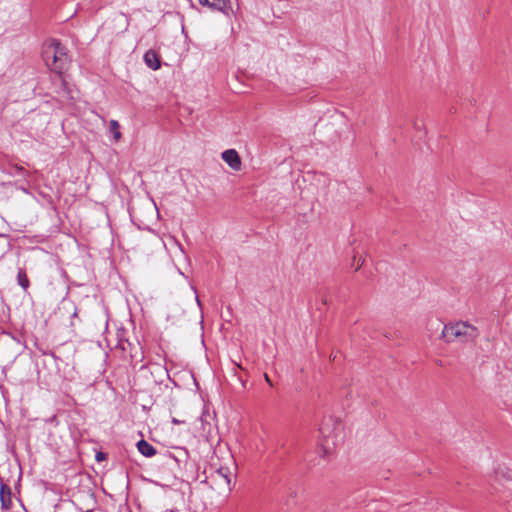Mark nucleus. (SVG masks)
<instances>
[{
	"instance_id": "nucleus-1",
	"label": "nucleus",
	"mask_w": 512,
	"mask_h": 512,
	"mask_svg": "<svg viewBox=\"0 0 512 512\" xmlns=\"http://www.w3.org/2000/svg\"><path fill=\"white\" fill-rule=\"evenodd\" d=\"M478 334L477 328L467 322L451 323L445 325L442 330V337L448 343L473 341L478 337Z\"/></svg>"
},
{
	"instance_id": "nucleus-2",
	"label": "nucleus",
	"mask_w": 512,
	"mask_h": 512,
	"mask_svg": "<svg viewBox=\"0 0 512 512\" xmlns=\"http://www.w3.org/2000/svg\"><path fill=\"white\" fill-rule=\"evenodd\" d=\"M233 477L232 471L228 467H220L211 474V479L220 489L230 490V484Z\"/></svg>"
},
{
	"instance_id": "nucleus-3",
	"label": "nucleus",
	"mask_w": 512,
	"mask_h": 512,
	"mask_svg": "<svg viewBox=\"0 0 512 512\" xmlns=\"http://www.w3.org/2000/svg\"><path fill=\"white\" fill-rule=\"evenodd\" d=\"M55 53H57V40L53 39L44 46L42 57L45 64L54 71Z\"/></svg>"
},
{
	"instance_id": "nucleus-4",
	"label": "nucleus",
	"mask_w": 512,
	"mask_h": 512,
	"mask_svg": "<svg viewBox=\"0 0 512 512\" xmlns=\"http://www.w3.org/2000/svg\"><path fill=\"white\" fill-rule=\"evenodd\" d=\"M54 72L60 73L68 63V56L66 48L57 41V53H55Z\"/></svg>"
},
{
	"instance_id": "nucleus-5",
	"label": "nucleus",
	"mask_w": 512,
	"mask_h": 512,
	"mask_svg": "<svg viewBox=\"0 0 512 512\" xmlns=\"http://www.w3.org/2000/svg\"><path fill=\"white\" fill-rule=\"evenodd\" d=\"M222 159L233 169L240 170L241 168V159L239 154L234 149H228L222 153Z\"/></svg>"
},
{
	"instance_id": "nucleus-6",
	"label": "nucleus",
	"mask_w": 512,
	"mask_h": 512,
	"mask_svg": "<svg viewBox=\"0 0 512 512\" xmlns=\"http://www.w3.org/2000/svg\"><path fill=\"white\" fill-rule=\"evenodd\" d=\"M11 489L6 484L0 486V501L3 510H9L12 506Z\"/></svg>"
},
{
	"instance_id": "nucleus-7",
	"label": "nucleus",
	"mask_w": 512,
	"mask_h": 512,
	"mask_svg": "<svg viewBox=\"0 0 512 512\" xmlns=\"http://www.w3.org/2000/svg\"><path fill=\"white\" fill-rule=\"evenodd\" d=\"M169 457L172 458L178 465L185 464L188 460L189 453L187 449L183 447H174L169 452Z\"/></svg>"
},
{
	"instance_id": "nucleus-8",
	"label": "nucleus",
	"mask_w": 512,
	"mask_h": 512,
	"mask_svg": "<svg viewBox=\"0 0 512 512\" xmlns=\"http://www.w3.org/2000/svg\"><path fill=\"white\" fill-rule=\"evenodd\" d=\"M144 62L152 70H158L161 67L159 55L152 49L144 54Z\"/></svg>"
},
{
	"instance_id": "nucleus-9",
	"label": "nucleus",
	"mask_w": 512,
	"mask_h": 512,
	"mask_svg": "<svg viewBox=\"0 0 512 512\" xmlns=\"http://www.w3.org/2000/svg\"><path fill=\"white\" fill-rule=\"evenodd\" d=\"M201 5H206L209 8L217 11L224 12L229 6V0H198Z\"/></svg>"
},
{
	"instance_id": "nucleus-10",
	"label": "nucleus",
	"mask_w": 512,
	"mask_h": 512,
	"mask_svg": "<svg viewBox=\"0 0 512 512\" xmlns=\"http://www.w3.org/2000/svg\"><path fill=\"white\" fill-rule=\"evenodd\" d=\"M138 451L145 457H152L156 455V449L153 445L148 443L146 440H140L137 443Z\"/></svg>"
},
{
	"instance_id": "nucleus-11",
	"label": "nucleus",
	"mask_w": 512,
	"mask_h": 512,
	"mask_svg": "<svg viewBox=\"0 0 512 512\" xmlns=\"http://www.w3.org/2000/svg\"><path fill=\"white\" fill-rule=\"evenodd\" d=\"M109 131L112 133L115 142H118L121 139L122 134L120 132V125L117 120H110Z\"/></svg>"
},
{
	"instance_id": "nucleus-12",
	"label": "nucleus",
	"mask_w": 512,
	"mask_h": 512,
	"mask_svg": "<svg viewBox=\"0 0 512 512\" xmlns=\"http://www.w3.org/2000/svg\"><path fill=\"white\" fill-rule=\"evenodd\" d=\"M18 284L24 289L27 290L29 287V279L24 270L19 269L17 275Z\"/></svg>"
},
{
	"instance_id": "nucleus-13",
	"label": "nucleus",
	"mask_w": 512,
	"mask_h": 512,
	"mask_svg": "<svg viewBox=\"0 0 512 512\" xmlns=\"http://www.w3.org/2000/svg\"><path fill=\"white\" fill-rule=\"evenodd\" d=\"M495 473H496L497 477L501 476V477L506 478V479H512V472L509 471L508 469L504 468V467L499 466L495 470Z\"/></svg>"
},
{
	"instance_id": "nucleus-14",
	"label": "nucleus",
	"mask_w": 512,
	"mask_h": 512,
	"mask_svg": "<svg viewBox=\"0 0 512 512\" xmlns=\"http://www.w3.org/2000/svg\"><path fill=\"white\" fill-rule=\"evenodd\" d=\"M172 423L175 424V425H178V424H183L185 423V420H179L177 418H172Z\"/></svg>"
},
{
	"instance_id": "nucleus-15",
	"label": "nucleus",
	"mask_w": 512,
	"mask_h": 512,
	"mask_svg": "<svg viewBox=\"0 0 512 512\" xmlns=\"http://www.w3.org/2000/svg\"><path fill=\"white\" fill-rule=\"evenodd\" d=\"M14 169H15V171H16L17 173H23V172H24L23 167L15 166V167H14Z\"/></svg>"
},
{
	"instance_id": "nucleus-16",
	"label": "nucleus",
	"mask_w": 512,
	"mask_h": 512,
	"mask_svg": "<svg viewBox=\"0 0 512 512\" xmlns=\"http://www.w3.org/2000/svg\"><path fill=\"white\" fill-rule=\"evenodd\" d=\"M265 380H266V382H267L270 386H272V382H271V380H270V378L268 377V375H267V374H265Z\"/></svg>"
},
{
	"instance_id": "nucleus-17",
	"label": "nucleus",
	"mask_w": 512,
	"mask_h": 512,
	"mask_svg": "<svg viewBox=\"0 0 512 512\" xmlns=\"http://www.w3.org/2000/svg\"><path fill=\"white\" fill-rule=\"evenodd\" d=\"M195 298H196L198 305L200 306V300H199L198 296L196 295Z\"/></svg>"
},
{
	"instance_id": "nucleus-18",
	"label": "nucleus",
	"mask_w": 512,
	"mask_h": 512,
	"mask_svg": "<svg viewBox=\"0 0 512 512\" xmlns=\"http://www.w3.org/2000/svg\"><path fill=\"white\" fill-rule=\"evenodd\" d=\"M21 190H22L23 192L27 193V189H26V188L22 187V188H21Z\"/></svg>"
}]
</instances>
